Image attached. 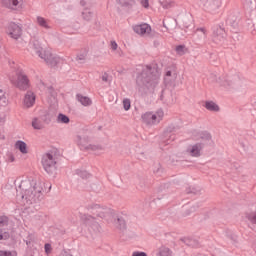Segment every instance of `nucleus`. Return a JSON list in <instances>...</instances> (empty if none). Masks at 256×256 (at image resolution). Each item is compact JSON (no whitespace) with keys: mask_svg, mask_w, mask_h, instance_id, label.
Segmentation results:
<instances>
[{"mask_svg":"<svg viewBox=\"0 0 256 256\" xmlns=\"http://www.w3.org/2000/svg\"><path fill=\"white\" fill-rule=\"evenodd\" d=\"M32 51L49 67H57L62 61L59 56L51 51V49L43 48L39 43L33 45Z\"/></svg>","mask_w":256,"mask_h":256,"instance_id":"obj_1","label":"nucleus"},{"mask_svg":"<svg viewBox=\"0 0 256 256\" xmlns=\"http://www.w3.org/2000/svg\"><path fill=\"white\" fill-rule=\"evenodd\" d=\"M42 167L47 173H51L53 171L55 165H57V161L55 160V157L51 153L43 154L42 156Z\"/></svg>","mask_w":256,"mask_h":256,"instance_id":"obj_2","label":"nucleus"},{"mask_svg":"<svg viewBox=\"0 0 256 256\" xmlns=\"http://www.w3.org/2000/svg\"><path fill=\"white\" fill-rule=\"evenodd\" d=\"M133 31L137 35L145 37V35H151V26L147 23L136 24L133 26Z\"/></svg>","mask_w":256,"mask_h":256,"instance_id":"obj_3","label":"nucleus"},{"mask_svg":"<svg viewBox=\"0 0 256 256\" xmlns=\"http://www.w3.org/2000/svg\"><path fill=\"white\" fill-rule=\"evenodd\" d=\"M83 221L90 231H100L101 226L97 221H95V217L91 215H85L83 217Z\"/></svg>","mask_w":256,"mask_h":256,"instance_id":"obj_4","label":"nucleus"},{"mask_svg":"<svg viewBox=\"0 0 256 256\" xmlns=\"http://www.w3.org/2000/svg\"><path fill=\"white\" fill-rule=\"evenodd\" d=\"M79 145L81 147H84V149H87L88 151H93L94 153H101V151H104V147L101 144H88L87 140L85 138H82L79 140Z\"/></svg>","mask_w":256,"mask_h":256,"instance_id":"obj_5","label":"nucleus"},{"mask_svg":"<svg viewBox=\"0 0 256 256\" xmlns=\"http://www.w3.org/2000/svg\"><path fill=\"white\" fill-rule=\"evenodd\" d=\"M137 81L138 83H143V85H146V87H149L151 85H155V83L159 81V76H153V75L147 76L146 74H142L138 76Z\"/></svg>","mask_w":256,"mask_h":256,"instance_id":"obj_6","label":"nucleus"},{"mask_svg":"<svg viewBox=\"0 0 256 256\" xmlns=\"http://www.w3.org/2000/svg\"><path fill=\"white\" fill-rule=\"evenodd\" d=\"M203 150L202 143L191 144L187 147L186 153L190 157H201V151Z\"/></svg>","mask_w":256,"mask_h":256,"instance_id":"obj_7","label":"nucleus"},{"mask_svg":"<svg viewBox=\"0 0 256 256\" xmlns=\"http://www.w3.org/2000/svg\"><path fill=\"white\" fill-rule=\"evenodd\" d=\"M21 33V27L17 24H10L7 28V35L12 39H19V37H21Z\"/></svg>","mask_w":256,"mask_h":256,"instance_id":"obj_8","label":"nucleus"},{"mask_svg":"<svg viewBox=\"0 0 256 256\" xmlns=\"http://www.w3.org/2000/svg\"><path fill=\"white\" fill-rule=\"evenodd\" d=\"M12 81L19 89H27L29 85V79H27V76L24 74H19L17 78H14Z\"/></svg>","mask_w":256,"mask_h":256,"instance_id":"obj_9","label":"nucleus"},{"mask_svg":"<svg viewBox=\"0 0 256 256\" xmlns=\"http://www.w3.org/2000/svg\"><path fill=\"white\" fill-rule=\"evenodd\" d=\"M33 187L30 188L29 190H26L25 195L26 197H33V195H37L38 193H41L43 191V185L41 184L40 181L38 182H33Z\"/></svg>","mask_w":256,"mask_h":256,"instance_id":"obj_10","label":"nucleus"},{"mask_svg":"<svg viewBox=\"0 0 256 256\" xmlns=\"http://www.w3.org/2000/svg\"><path fill=\"white\" fill-rule=\"evenodd\" d=\"M23 105L25 109L33 107V105H35V93L28 91L24 96Z\"/></svg>","mask_w":256,"mask_h":256,"instance_id":"obj_11","label":"nucleus"},{"mask_svg":"<svg viewBox=\"0 0 256 256\" xmlns=\"http://www.w3.org/2000/svg\"><path fill=\"white\" fill-rule=\"evenodd\" d=\"M108 222L112 223V225H114L116 229H125L126 227L125 220L117 216H110V218L108 219Z\"/></svg>","mask_w":256,"mask_h":256,"instance_id":"obj_12","label":"nucleus"},{"mask_svg":"<svg viewBox=\"0 0 256 256\" xmlns=\"http://www.w3.org/2000/svg\"><path fill=\"white\" fill-rule=\"evenodd\" d=\"M204 107L207 109V111H211L212 113H219L221 111V108L218 106V104L211 100L206 101L204 103Z\"/></svg>","mask_w":256,"mask_h":256,"instance_id":"obj_13","label":"nucleus"},{"mask_svg":"<svg viewBox=\"0 0 256 256\" xmlns=\"http://www.w3.org/2000/svg\"><path fill=\"white\" fill-rule=\"evenodd\" d=\"M2 5L7 9H17L21 5V0H2Z\"/></svg>","mask_w":256,"mask_h":256,"instance_id":"obj_14","label":"nucleus"},{"mask_svg":"<svg viewBox=\"0 0 256 256\" xmlns=\"http://www.w3.org/2000/svg\"><path fill=\"white\" fill-rule=\"evenodd\" d=\"M76 99L79 103H81V105H83L84 107H89L90 105H92L93 101H91V98L87 97V96H83L81 94H78L76 96Z\"/></svg>","mask_w":256,"mask_h":256,"instance_id":"obj_15","label":"nucleus"},{"mask_svg":"<svg viewBox=\"0 0 256 256\" xmlns=\"http://www.w3.org/2000/svg\"><path fill=\"white\" fill-rule=\"evenodd\" d=\"M36 23L39 25V27H42V29H51V24L49 23V20L38 16L36 18Z\"/></svg>","mask_w":256,"mask_h":256,"instance_id":"obj_16","label":"nucleus"},{"mask_svg":"<svg viewBox=\"0 0 256 256\" xmlns=\"http://www.w3.org/2000/svg\"><path fill=\"white\" fill-rule=\"evenodd\" d=\"M142 121L146 123V125H155V120L153 118V112H146L142 115Z\"/></svg>","mask_w":256,"mask_h":256,"instance_id":"obj_17","label":"nucleus"},{"mask_svg":"<svg viewBox=\"0 0 256 256\" xmlns=\"http://www.w3.org/2000/svg\"><path fill=\"white\" fill-rule=\"evenodd\" d=\"M163 117H165V112H163L162 109L157 110L153 113L154 123L155 125H158V123H161L163 121Z\"/></svg>","mask_w":256,"mask_h":256,"instance_id":"obj_18","label":"nucleus"},{"mask_svg":"<svg viewBox=\"0 0 256 256\" xmlns=\"http://www.w3.org/2000/svg\"><path fill=\"white\" fill-rule=\"evenodd\" d=\"M15 147L19 149L23 153V155H27V153H29V150L27 149V143H25L24 141L18 140L15 143Z\"/></svg>","mask_w":256,"mask_h":256,"instance_id":"obj_19","label":"nucleus"},{"mask_svg":"<svg viewBox=\"0 0 256 256\" xmlns=\"http://www.w3.org/2000/svg\"><path fill=\"white\" fill-rule=\"evenodd\" d=\"M32 127L33 129L40 131L45 127V125H43V121L39 120V118H34L32 120Z\"/></svg>","mask_w":256,"mask_h":256,"instance_id":"obj_20","label":"nucleus"},{"mask_svg":"<svg viewBox=\"0 0 256 256\" xmlns=\"http://www.w3.org/2000/svg\"><path fill=\"white\" fill-rule=\"evenodd\" d=\"M245 218L250 222L256 225V211L246 212Z\"/></svg>","mask_w":256,"mask_h":256,"instance_id":"obj_21","label":"nucleus"},{"mask_svg":"<svg viewBox=\"0 0 256 256\" xmlns=\"http://www.w3.org/2000/svg\"><path fill=\"white\" fill-rule=\"evenodd\" d=\"M56 121H57V123H62V124L67 125V124H69L70 119L65 114H58Z\"/></svg>","mask_w":256,"mask_h":256,"instance_id":"obj_22","label":"nucleus"},{"mask_svg":"<svg viewBox=\"0 0 256 256\" xmlns=\"http://www.w3.org/2000/svg\"><path fill=\"white\" fill-rule=\"evenodd\" d=\"M82 15H83V18H84L86 21H91V19H93V12H91V10H89V9H85V10L82 12Z\"/></svg>","mask_w":256,"mask_h":256,"instance_id":"obj_23","label":"nucleus"},{"mask_svg":"<svg viewBox=\"0 0 256 256\" xmlns=\"http://www.w3.org/2000/svg\"><path fill=\"white\" fill-rule=\"evenodd\" d=\"M160 256H171V250L167 247H161L159 250Z\"/></svg>","mask_w":256,"mask_h":256,"instance_id":"obj_24","label":"nucleus"},{"mask_svg":"<svg viewBox=\"0 0 256 256\" xmlns=\"http://www.w3.org/2000/svg\"><path fill=\"white\" fill-rule=\"evenodd\" d=\"M176 53H177V55H180V56L185 55V53H187V47H185L183 45L177 46Z\"/></svg>","mask_w":256,"mask_h":256,"instance_id":"obj_25","label":"nucleus"},{"mask_svg":"<svg viewBox=\"0 0 256 256\" xmlns=\"http://www.w3.org/2000/svg\"><path fill=\"white\" fill-rule=\"evenodd\" d=\"M0 256H17V251H6V250H0Z\"/></svg>","mask_w":256,"mask_h":256,"instance_id":"obj_26","label":"nucleus"},{"mask_svg":"<svg viewBox=\"0 0 256 256\" xmlns=\"http://www.w3.org/2000/svg\"><path fill=\"white\" fill-rule=\"evenodd\" d=\"M123 107L125 111H129L131 109V100H129V98H125L123 100Z\"/></svg>","mask_w":256,"mask_h":256,"instance_id":"obj_27","label":"nucleus"},{"mask_svg":"<svg viewBox=\"0 0 256 256\" xmlns=\"http://www.w3.org/2000/svg\"><path fill=\"white\" fill-rule=\"evenodd\" d=\"M222 5H223V1L222 0H215L213 2L214 9H219V7H221Z\"/></svg>","mask_w":256,"mask_h":256,"instance_id":"obj_28","label":"nucleus"},{"mask_svg":"<svg viewBox=\"0 0 256 256\" xmlns=\"http://www.w3.org/2000/svg\"><path fill=\"white\" fill-rule=\"evenodd\" d=\"M44 249H45L46 255H50L51 251H53L51 244H45Z\"/></svg>","mask_w":256,"mask_h":256,"instance_id":"obj_29","label":"nucleus"},{"mask_svg":"<svg viewBox=\"0 0 256 256\" xmlns=\"http://www.w3.org/2000/svg\"><path fill=\"white\" fill-rule=\"evenodd\" d=\"M96 217H101L102 219L105 217V213H103V208H98L96 211Z\"/></svg>","mask_w":256,"mask_h":256,"instance_id":"obj_30","label":"nucleus"},{"mask_svg":"<svg viewBox=\"0 0 256 256\" xmlns=\"http://www.w3.org/2000/svg\"><path fill=\"white\" fill-rule=\"evenodd\" d=\"M144 9H149V0H139Z\"/></svg>","mask_w":256,"mask_h":256,"instance_id":"obj_31","label":"nucleus"},{"mask_svg":"<svg viewBox=\"0 0 256 256\" xmlns=\"http://www.w3.org/2000/svg\"><path fill=\"white\" fill-rule=\"evenodd\" d=\"M0 105H7V97L5 96V94L0 96Z\"/></svg>","mask_w":256,"mask_h":256,"instance_id":"obj_32","label":"nucleus"},{"mask_svg":"<svg viewBox=\"0 0 256 256\" xmlns=\"http://www.w3.org/2000/svg\"><path fill=\"white\" fill-rule=\"evenodd\" d=\"M117 47H119V45H117V42H115V41H111V42H110V48H111L113 51H117Z\"/></svg>","mask_w":256,"mask_h":256,"instance_id":"obj_33","label":"nucleus"},{"mask_svg":"<svg viewBox=\"0 0 256 256\" xmlns=\"http://www.w3.org/2000/svg\"><path fill=\"white\" fill-rule=\"evenodd\" d=\"M7 224V217H1L0 218V227Z\"/></svg>","mask_w":256,"mask_h":256,"instance_id":"obj_34","label":"nucleus"},{"mask_svg":"<svg viewBox=\"0 0 256 256\" xmlns=\"http://www.w3.org/2000/svg\"><path fill=\"white\" fill-rule=\"evenodd\" d=\"M132 256H147L145 252H133Z\"/></svg>","mask_w":256,"mask_h":256,"instance_id":"obj_35","label":"nucleus"},{"mask_svg":"<svg viewBox=\"0 0 256 256\" xmlns=\"http://www.w3.org/2000/svg\"><path fill=\"white\" fill-rule=\"evenodd\" d=\"M7 237H9V234L7 233H5L4 235L0 234V241H2V239H7Z\"/></svg>","mask_w":256,"mask_h":256,"instance_id":"obj_36","label":"nucleus"},{"mask_svg":"<svg viewBox=\"0 0 256 256\" xmlns=\"http://www.w3.org/2000/svg\"><path fill=\"white\" fill-rule=\"evenodd\" d=\"M169 7H171V3H169V4H164V5H163V8H164V9H169Z\"/></svg>","mask_w":256,"mask_h":256,"instance_id":"obj_37","label":"nucleus"},{"mask_svg":"<svg viewBox=\"0 0 256 256\" xmlns=\"http://www.w3.org/2000/svg\"><path fill=\"white\" fill-rule=\"evenodd\" d=\"M9 161H10V163H13V161H15V157L10 156V157H9Z\"/></svg>","mask_w":256,"mask_h":256,"instance_id":"obj_38","label":"nucleus"},{"mask_svg":"<svg viewBox=\"0 0 256 256\" xmlns=\"http://www.w3.org/2000/svg\"><path fill=\"white\" fill-rule=\"evenodd\" d=\"M166 75H167V77H171V71H168V72L166 73Z\"/></svg>","mask_w":256,"mask_h":256,"instance_id":"obj_39","label":"nucleus"},{"mask_svg":"<svg viewBox=\"0 0 256 256\" xmlns=\"http://www.w3.org/2000/svg\"><path fill=\"white\" fill-rule=\"evenodd\" d=\"M206 139H211V134H206Z\"/></svg>","mask_w":256,"mask_h":256,"instance_id":"obj_40","label":"nucleus"},{"mask_svg":"<svg viewBox=\"0 0 256 256\" xmlns=\"http://www.w3.org/2000/svg\"><path fill=\"white\" fill-rule=\"evenodd\" d=\"M102 80H103V81H107V76H103V77H102Z\"/></svg>","mask_w":256,"mask_h":256,"instance_id":"obj_41","label":"nucleus"},{"mask_svg":"<svg viewBox=\"0 0 256 256\" xmlns=\"http://www.w3.org/2000/svg\"><path fill=\"white\" fill-rule=\"evenodd\" d=\"M201 139L203 140V139H205V137L201 136Z\"/></svg>","mask_w":256,"mask_h":256,"instance_id":"obj_42","label":"nucleus"},{"mask_svg":"<svg viewBox=\"0 0 256 256\" xmlns=\"http://www.w3.org/2000/svg\"><path fill=\"white\" fill-rule=\"evenodd\" d=\"M0 93H3V90H0Z\"/></svg>","mask_w":256,"mask_h":256,"instance_id":"obj_43","label":"nucleus"}]
</instances>
